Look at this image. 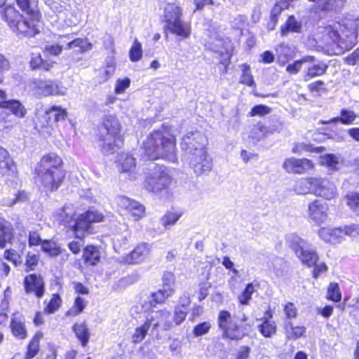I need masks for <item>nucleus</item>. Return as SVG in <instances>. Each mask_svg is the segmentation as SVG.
Wrapping results in <instances>:
<instances>
[{
	"label": "nucleus",
	"instance_id": "f257e3e1",
	"mask_svg": "<svg viewBox=\"0 0 359 359\" xmlns=\"http://www.w3.org/2000/svg\"><path fill=\"white\" fill-rule=\"evenodd\" d=\"M205 137L199 132L188 133L181 142L183 161L199 176L212 169V160L208 154Z\"/></svg>",
	"mask_w": 359,
	"mask_h": 359
},
{
	"label": "nucleus",
	"instance_id": "f03ea898",
	"mask_svg": "<svg viewBox=\"0 0 359 359\" xmlns=\"http://www.w3.org/2000/svg\"><path fill=\"white\" fill-rule=\"evenodd\" d=\"M36 182L44 191H55L65 177L62 160L55 153L43 156L35 168Z\"/></svg>",
	"mask_w": 359,
	"mask_h": 359
},
{
	"label": "nucleus",
	"instance_id": "7ed1b4c3",
	"mask_svg": "<svg viewBox=\"0 0 359 359\" xmlns=\"http://www.w3.org/2000/svg\"><path fill=\"white\" fill-rule=\"evenodd\" d=\"M145 154L151 160L165 158L175 162V139L165 129L152 133L144 142Z\"/></svg>",
	"mask_w": 359,
	"mask_h": 359
},
{
	"label": "nucleus",
	"instance_id": "20e7f679",
	"mask_svg": "<svg viewBox=\"0 0 359 359\" xmlns=\"http://www.w3.org/2000/svg\"><path fill=\"white\" fill-rule=\"evenodd\" d=\"M54 217L60 223L73 229L78 238L80 232H88L93 223L100 222L103 219L102 214L94 210H88L76 219L75 212L70 206L59 209Z\"/></svg>",
	"mask_w": 359,
	"mask_h": 359
},
{
	"label": "nucleus",
	"instance_id": "39448f33",
	"mask_svg": "<svg viewBox=\"0 0 359 359\" xmlns=\"http://www.w3.org/2000/svg\"><path fill=\"white\" fill-rule=\"evenodd\" d=\"M286 239L290 248L304 264L309 267L315 266L313 271V278H317L321 273L327 271V267L325 263L317 264L318 256L310 243L294 233L288 234Z\"/></svg>",
	"mask_w": 359,
	"mask_h": 359
},
{
	"label": "nucleus",
	"instance_id": "423d86ee",
	"mask_svg": "<svg viewBox=\"0 0 359 359\" xmlns=\"http://www.w3.org/2000/svg\"><path fill=\"white\" fill-rule=\"evenodd\" d=\"M325 34L332 41L333 53L340 55L345 51L350 50L357 43V34L355 29H348L337 24L334 27L329 26L325 28Z\"/></svg>",
	"mask_w": 359,
	"mask_h": 359
},
{
	"label": "nucleus",
	"instance_id": "0eeeda50",
	"mask_svg": "<svg viewBox=\"0 0 359 359\" xmlns=\"http://www.w3.org/2000/svg\"><path fill=\"white\" fill-rule=\"evenodd\" d=\"M103 126L107 135H102L100 139L102 142L100 145L102 151L104 154H112L123 144L121 126L118 119L113 116H107L104 118Z\"/></svg>",
	"mask_w": 359,
	"mask_h": 359
},
{
	"label": "nucleus",
	"instance_id": "6e6552de",
	"mask_svg": "<svg viewBox=\"0 0 359 359\" xmlns=\"http://www.w3.org/2000/svg\"><path fill=\"white\" fill-rule=\"evenodd\" d=\"M181 8L175 4H169L165 9V18L167 29L182 39H187L191 35V27L188 23L181 20Z\"/></svg>",
	"mask_w": 359,
	"mask_h": 359
},
{
	"label": "nucleus",
	"instance_id": "1a4fd4ad",
	"mask_svg": "<svg viewBox=\"0 0 359 359\" xmlns=\"http://www.w3.org/2000/svg\"><path fill=\"white\" fill-rule=\"evenodd\" d=\"M219 327L223 331V334L231 340H239L243 339L245 335L243 328L238 325V321L235 318H232L231 314L226 311L219 312L218 317Z\"/></svg>",
	"mask_w": 359,
	"mask_h": 359
},
{
	"label": "nucleus",
	"instance_id": "9d476101",
	"mask_svg": "<svg viewBox=\"0 0 359 359\" xmlns=\"http://www.w3.org/2000/svg\"><path fill=\"white\" fill-rule=\"evenodd\" d=\"M171 183V177L167 170L159 167L152 175L147 177L144 182L145 189L154 193H158L166 189Z\"/></svg>",
	"mask_w": 359,
	"mask_h": 359
},
{
	"label": "nucleus",
	"instance_id": "9b49d317",
	"mask_svg": "<svg viewBox=\"0 0 359 359\" xmlns=\"http://www.w3.org/2000/svg\"><path fill=\"white\" fill-rule=\"evenodd\" d=\"M312 194L331 200L337 195V189L334 183L326 177H314Z\"/></svg>",
	"mask_w": 359,
	"mask_h": 359
},
{
	"label": "nucleus",
	"instance_id": "f8f14e48",
	"mask_svg": "<svg viewBox=\"0 0 359 359\" xmlns=\"http://www.w3.org/2000/svg\"><path fill=\"white\" fill-rule=\"evenodd\" d=\"M147 318L151 325L152 333L157 332L160 326L164 330H169L173 327L171 313L167 309L153 311L147 316Z\"/></svg>",
	"mask_w": 359,
	"mask_h": 359
},
{
	"label": "nucleus",
	"instance_id": "ddd939ff",
	"mask_svg": "<svg viewBox=\"0 0 359 359\" xmlns=\"http://www.w3.org/2000/svg\"><path fill=\"white\" fill-rule=\"evenodd\" d=\"M73 38V34L60 35L58 42L62 44L66 43L65 50L74 49L79 53H83L92 49V43L88 42L86 39Z\"/></svg>",
	"mask_w": 359,
	"mask_h": 359
},
{
	"label": "nucleus",
	"instance_id": "4468645a",
	"mask_svg": "<svg viewBox=\"0 0 359 359\" xmlns=\"http://www.w3.org/2000/svg\"><path fill=\"white\" fill-rule=\"evenodd\" d=\"M283 168L290 173L304 174L312 170L314 164L308 158H287L283 165Z\"/></svg>",
	"mask_w": 359,
	"mask_h": 359
},
{
	"label": "nucleus",
	"instance_id": "2eb2a0df",
	"mask_svg": "<svg viewBox=\"0 0 359 359\" xmlns=\"http://www.w3.org/2000/svg\"><path fill=\"white\" fill-rule=\"evenodd\" d=\"M24 287L27 294H34L41 298L44 294V282L41 276L35 273L27 276L24 280Z\"/></svg>",
	"mask_w": 359,
	"mask_h": 359
},
{
	"label": "nucleus",
	"instance_id": "dca6fc26",
	"mask_svg": "<svg viewBox=\"0 0 359 359\" xmlns=\"http://www.w3.org/2000/svg\"><path fill=\"white\" fill-rule=\"evenodd\" d=\"M328 205L326 203L315 200L309 205V218L318 224L324 223L327 218Z\"/></svg>",
	"mask_w": 359,
	"mask_h": 359
},
{
	"label": "nucleus",
	"instance_id": "f3484780",
	"mask_svg": "<svg viewBox=\"0 0 359 359\" xmlns=\"http://www.w3.org/2000/svg\"><path fill=\"white\" fill-rule=\"evenodd\" d=\"M150 250L151 247L148 243H141L126 257V261L130 264L141 263L148 257Z\"/></svg>",
	"mask_w": 359,
	"mask_h": 359
},
{
	"label": "nucleus",
	"instance_id": "a211bd4d",
	"mask_svg": "<svg viewBox=\"0 0 359 359\" xmlns=\"http://www.w3.org/2000/svg\"><path fill=\"white\" fill-rule=\"evenodd\" d=\"M319 236L325 242L336 244L341 242L344 230L341 229L322 228L318 231Z\"/></svg>",
	"mask_w": 359,
	"mask_h": 359
},
{
	"label": "nucleus",
	"instance_id": "6ab92c4d",
	"mask_svg": "<svg viewBox=\"0 0 359 359\" xmlns=\"http://www.w3.org/2000/svg\"><path fill=\"white\" fill-rule=\"evenodd\" d=\"M309 65L307 67V71L304 76V79L306 81L311 79L312 78L322 76L325 74L328 66L323 61L316 60L314 62H308Z\"/></svg>",
	"mask_w": 359,
	"mask_h": 359
},
{
	"label": "nucleus",
	"instance_id": "aec40b11",
	"mask_svg": "<svg viewBox=\"0 0 359 359\" xmlns=\"http://www.w3.org/2000/svg\"><path fill=\"white\" fill-rule=\"evenodd\" d=\"M38 88L45 96L64 95L66 93V88L51 81H40Z\"/></svg>",
	"mask_w": 359,
	"mask_h": 359
},
{
	"label": "nucleus",
	"instance_id": "412c9836",
	"mask_svg": "<svg viewBox=\"0 0 359 359\" xmlns=\"http://www.w3.org/2000/svg\"><path fill=\"white\" fill-rule=\"evenodd\" d=\"M278 130V127H267L259 122L253 126L250 132L249 137L252 140H255L256 141H259L269 134H273L274 132Z\"/></svg>",
	"mask_w": 359,
	"mask_h": 359
},
{
	"label": "nucleus",
	"instance_id": "4be33fe9",
	"mask_svg": "<svg viewBox=\"0 0 359 359\" xmlns=\"http://www.w3.org/2000/svg\"><path fill=\"white\" fill-rule=\"evenodd\" d=\"M11 328L13 335L20 339H24L27 337V330L24 323V319L20 314H14L11 320Z\"/></svg>",
	"mask_w": 359,
	"mask_h": 359
},
{
	"label": "nucleus",
	"instance_id": "5701e85b",
	"mask_svg": "<svg viewBox=\"0 0 359 359\" xmlns=\"http://www.w3.org/2000/svg\"><path fill=\"white\" fill-rule=\"evenodd\" d=\"M1 18L7 22L8 25L13 28L18 25V20L22 18V16L13 6H7L1 11Z\"/></svg>",
	"mask_w": 359,
	"mask_h": 359
},
{
	"label": "nucleus",
	"instance_id": "b1692460",
	"mask_svg": "<svg viewBox=\"0 0 359 359\" xmlns=\"http://www.w3.org/2000/svg\"><path fill=\"white\" fill-rule=\"evenodd\" d=\"M12 29H15L20 33L29 37L34 36L36 34L39 33V30L36 27L34 20L28 21L23 19V18L18 20V25L13 26Z\"/></svg>",
	"mask_w": 359,
	"mask_h": 359
},
{
	"label": "nucleus",
	"instance_id": "393cba45",
	"mask_svg": "<svg viewBox=\"0 0 359 359\" xmlns=\"http://www.w3.org/2000/svg\"><path fill=\"white\" fill-rule=\"evenodd\" d=\"M209 48L212 51L219 53L222 55H223L225 53L226 54V57L224 60H229L230 54L228 53V48L225 46V41L221 37H219L216 34L210 36Z\"/></svg>",
	"mask_w": 359,
	"mask_h": 359
},
{
	"label": "nucleus",
	"instance_id": "a878e982",
	"mask_svg": "<svg viewBox=\"0 0 359 359\" xmlns=\"http://www.w3.org/2000/svg\"><path fill=\"white\" fill-rule=\"evenodd\" d=\"M83 259L86 264L95 266L100 260V252L93 245H88L83 249Z\"/></svg>",
	"mask_w": 359,
	"mask_h": 359
},
{
	"label": "nucleus",
	"instance_id": "bb28decb",
	"mask_svg": "<svg viewBox=\"0 0 359 359\" xmlns=\"http://www.w3.org/2000/svg\"><path fill=\"white\" fill-rule=\"evenodd\" d=\"M341 116L332 118L330 120L323 121L324 124L336 123L341 122L345 125L351 124L357 118L356 114L351 110L342 109L340 112Z\"/></svg>",
	"mask_w": 359,
	"mask_h": 359
},
{
	"label": "nucleus",
	"instance_id": "cd10ccee",
	"mask_svg": "<svg viewBox=\"0 0 359 359\" xmlns=\"http://www.w3.org/2000/svg\"><path fill=\"white\" fill-rule=\"evenodd\" d=\"M120 163L119 170L121 172H128L130 175L136 168L135 158L128 154H122L118 159Z\"/></svg>",
	"mask_w": 359,
	"mask_h": 359
},
{
	"label": "nucleus",
	"instance_id": "c85d7f7f",
	"mask_svg": "<svg viewBox=\"0 0 359 359\" xmlns=\"http://www.w3.org/2000/svg\"><path fill=\"white\" fill-rule=\"evenodd\" d=\"M13 236L12 227L4 219L0 218V248H4L11 242Z\"/></svg>",
	"mask_w": 359,
	"mask_h": 359
},
{
	"label": "nucleus",
	"instance_id": "c756f323",
	"mask_svg": "<svg viewBox=\"0 0 359 359\" xmlns=\"http://www.w3.org/2000/svg\"><path fill=\"white\" fill-rule=\"evenodd\" d=\"M77 339L81 341V345L85 347L88 343L90 338V332L87 325L85 323H76L72 327Z\"/></svg>",
	"mask_w": 359,
	"mask_h": 359
},
{
	"label": "nucleus",
	"instance_id": "7c9ffc66",
	"mask_svg": "<svg viewBox=\"0 0 359 359\" xmlns=\"http://www.w3.org/2000/svg\"><path fill=\"white\" fill-rule=\"evenodd\" d=\"M313 182L314 177L302 178L296 183L294 190L297 194H312Z\"/></svg>",
	"mask_w": 359,
	"mask_h": 359
},
{
	"label": "nucleus",
	"instance_id": "2f4dec72",
	"mask_svg": "<svg viewBox=\"0 0 359 359\" xmlns=\"http://www.w3.org/2000/svg\"><path fill=\"white\" fill-rule=\"evenodd\" d=\"M151 327V325L146 318L144 324L135 328L134 334L132 337V341L134 344H139L142 342L146 337L148 331Z\"/></svg>",
	"mask_w": 359,
	"mask_h": 359
},
{
	"label": "nucleus",
	"instance_id": "473e14b6",
	"mask_svg": "<svg viewBox=\"0 0 359 359\" xmlns=\"http://www.w3.org/2000/svg\"><path fill=\"white\" fill-rule=\"evenodd\" d=\"M305 332L306 328L304 326H294L290 321L285 324V334L289 339H297L302 337Z\"/></svg>",
	"mask_w": 359,
	"mask_h": 359
},
{
	"label": "nucleus",
	"instance_id": "72a5a7b5",
	"mask_svg": "<svg viewBox=\"0 0 359 359\" xmlns=\"http://www.w3.org/2000/svg\"><path fill=\"white\" fill-rule=\"evenodd\" d=\"M46 114L48 116V119L50 121L53 119V122L64 121L67 116L66 110L60 106H53L46 111Z\"/></svg>",
	"mask_w": 359,
	"mask_h": 359
},
{
	"label": "nucleus",
	"instance_id": "f704fd0d",
	"mask_svg": "<svg viewBox=\"0 0 359 359\" xmlns=\"http://www.w3.org/2000/svg\"><path fill=\"white\" fill-rule=\"evenodd\" d=\"M4 109H9L14 115L20 118L24 117L27 113L25 107L16 100H8Z\"/></svg>",
	"mask_w": 359,
	"mask_h": 359
},
{
	"label": "nucleus",
	"instance_id": "c9c22d12",
	"mask_svg": "<svg viewBox=\"0 0 359 359\" xmlns=\"http://www.w3.org/2000/svg\"><path fill=\"white\" fill-rule=\"evenodd\" d=\"M42 250L50 257H57L62 253V249L60 248L55 242L44 240L41 245Z\"/></svg>",
	"mask_w": 359,
	"mask_h": 359
},
{
	"label": "nucleus",
	"instance_id": "e433bc0d",
	"mask_svg": "<svg viewBox=\"0 0 359 359\" xmlns=\"http://www.w3.org/2000/svg\"><path fill=\"white\" fill-rule=\"evenodd\" d=\"M302 29V25L294 16H290L284 27L281 28V34L283 36L287 35L289 32H299Z\"/></svg>",
	"mask_w": 359,
	"mask_h": 359
},
{
	"label": "nucleus",
	"instance_id": "4c0bfd02",
	"mask_svg": "<svg viewBox=\"0 0 359 359\" xmlns=\"http://www.w3.org/2000/svg\"><path fill=\"white\" fill-rule=\"evenodd\" d=\"M258 330L264 337H271L276 332V325L273 321L265 320L258 325Z\"/></svg>",
	"mask_w": 359,
	"mask_h": 359
},
{
	"label": "nucleus",
	"instance_id": "58836bf2",
	"mask_svg": "<svg viewBox=\"0 0 359 359\" xmlns=\"http://www.w3.org/2000/svg\"><path fill=\"white\" fill-rule=\"evenodd\" d=\"M320 163L321 165H326L330 170H336L339 164V158L334 154H325L320 156Z\"/></svg>",
	"mask_w": 359,
	"mask_h": 359
},
{
	"label": "nucleus",
	"instance_id": "ea45409f",
	"mask_svg": "<svg viewBox=\"0 0 359 359\" xmlns=\"http://www.w3.org/2000/svg\"><path fill=\"white\" fill-rule=\"evenodd\" d=\"M182 216V212H168L161 217V224L165 228L173 226Z\"/></svg>",
	"mask_w": 359,
	"mask_h": 359
},
{
	"label": "nucleus",
	"instance_id": "a19ab883",
	"mask_svg": "<svg viewBox=\"0 0 359 359\" xmlns=\"http://www.w3.org/2000/svg\"><path fill=\"white\" fill-rule=\"evenodd\" d=\"M315 57L306 55L303 57L301 60L294 61L292 64L287 65L286 70L290 74H297L301 69L303 64L306 62H314Z\"/></svg>",
	"mask_w": 359,
	"mask_h": 359
},
{
	"label": "nucleus",
	"instance_id": "79ce46f5",
	"mask_svg": "<svg viewBox=\"0 0 359 359\" xmlns=\"http://www.w3.org/2000/svg\"><path fill=\"white\" fill-rule=\"evenodd\" d=\"M42 337L41 334H36L28 345L26 359L33 358L39 352V340Z\"/></svg>",
	"mask_w": 359,
	"mask_h": 359
},
{
	"label": "nucleus",
	"instance_id": "37998d69",
	"mask_svg": "<svg viewBox=\"0 0 359 359\" xmlns=\"http://www.w3.org/2000/svg\"><path fill=\"white\" fill-rule=\"evenodd\" d=\"M172 295V294H171L170 289L164 290L162 288L158 292L151 294V300L149 301L151 306H152V302H155L156 304L163 303L167 298L171 297Z\"/></svg>",
	"mask_w": 359,
	"mask_h": 359
},
{
	"label": "nucleus",
	"instance_id": "c03bdc74",
	"mask_svg": "<svg viewBox=\"0 0 359 359\" xmlns=\"http://www.w3.org/2000/svg\"><path fill=\"white\" fill-rule=\"evenodd\" d=\"M18 6L21 10L31 16L32 18H36L38 15V11L31 5L29 0H15Z\"/></svg>",
	"mask_w": 359,
	"mask_h": 359
},
{
	"label": "nucleus",
	"instance_id": "a18cd8bd",
	"mask_svg": "<svg viewBox=\"0 0 359 359\" xmlns=\"http://www.w3.org/2000/svg\"><path fill=\"white\" fill-rule=\"evenodd\" d=\"M327 298L334 302H339L341 299V294L337 283H332L327 289Z\"/></svg>",
	"mask_w": 359,
	"mask_h": 359
},
{
	"label": "nucleus",
	"instance_id": "49530a36",
	"mask_svg": "<svg viewBox=\"0 0 359 359\" xmlns=\"http://www.w3.org/2000/svg\"><path fill=\"white\" fill-rule=\"evenodd\" d=\"M175 275L171 272H164L163 276H162V283L163 286L162 288L164 290H170L171 294H174L175 292Z\"/></svg>",
	"mask_w": 359,
	"mask_h": 359
},
{
	"label": "nucleus",
	"instance_id": "de8ad7c7",
	"mask_svg": "<svg viewBox=\"0 0 359 359\" xmlns=\"http://www.w3.org/2000/svg\"><path fill=\"white\" fill-rule=\"evenodd\" d=\"M142 56V44L140 42L135 39L133 45L129 51V57L132 62L139 61Z\"/></svg>",
	"mask_w": 359,
	"mask_h": 359
},
{
	"label": "nucleus",
	"instance_id": "09e8293b",
	"mask_svg": "<svg viewBox=\"0 0 359 359\" xmlns=\"http://www.w3.org/2000/svg\"><path fill=\"white\" fill-rule=\"evenodd\" d=\"M324 150V147H320L313 148L311 145L302 142L296 144L292 148V151L294 154H302L303 151H315L319 153Z\"/></svg>",
	"mask_w": 359,
	"mask_h": 359
},
{
	"label": "nucleus",
	"instance_id": "8fccbe9b",
	"mask_svg": "<svg viewBox=\"0 0 359 359\" xmlns=\"http://www.w3.org/2000/svg\"><path fill=\"white\" fill-rule=\"evenodd\" d=\"M347 205L356 214L359 215V194L348 193L346 195Z\"/></svg>",
	"mask_w": 359,
	"mask_h": 359
},
{
	"label": "nucleus",
	"instance_id": "3c124183",
	"mask_svg": "<svg viewBox=\"0 0 359 359\" xmlns=\"http://www.w3.org/2000/svg\"><path fill=\"white\" fill-rule=\"evenodd\" d=\"M46 4L50 9L57 15H60L67 11V4L65 2L47 0Z\"/></svg>",
	"mask_w": 359,
	"mask_h": 359
},
{
	"label": "nucleus",
	"instance_id": "603ef678",
	"mask_svg": "<svg viewBox=\"0 0 359 359\" xmlns=\"http://www.w3.org/2000/svg\"><path fill=\"white\" fill-rule=\"evenodd\" d=\"M242 75L240 79L241 83L245 84L248 86H252L255 84L253 76L250 72V66L245 64L243 65Z\"/></svg>",
	"mask_w": 359,
	"mask_h": 359
},
{
	"label": "nucleus",
	"instance_id": "864d4df0",
	"mask_svg": "<svg viewBox=\"0 0 359 359\" xmlns=\"http://www.w3.org/2000/svg\"><path fill=\"white\" fill-rule=\"evenodd\" d=\"M61 303L62 300L59 294H54L48 303L44 311L48 313H53L60 308Z\"/></svg>",
	"mask_w": 359,
	"mask_h": 359
},
{
	"label": "nucleus",
	"instance_id": "5fc2aeb1",
	"mask_svg": "<svg viewBox=\"0 0 359 359\" xmlns=\"http://www.w3.org/2000/svg\"><path fill=\"white\" fill-rule=\"evenodd\" d=\"M84 308V299L80 297H77L75 299L74 304L72 308L67 312V316H77L83 311Z\"/></svg>",
	"mask_w": 359,
	"mask_h": 359
},
{
	"label": "nucleus",
	"instance_id": "6e6d98bb",
	"mask_svg": "<svg viewBox=\"0 0 359 359\" xmlns=\"http://www.w3.org/2000/svg\"><path fill=\"white\" fill-rule=\"evenodd\" d=\"M187 311V309H183L182 306H175L172 321L174 322L176 325H180L186 319Z\"/></svg>",
	"mask_w": 359,
	"mask_h": 359
},
{
	"label": "nucleus",
	"instance_id": "4d7b16f0",
	"mask_svg": "<svg viewBox=\"0 0 359 359\" xmlns=\"http://www.w3.org/2000/svg\"><path fill=\"white\" fill-rule=\"evenodd\" d=\"M255 292L254 285L252 283L247 285L245 289L239 296V302L243 305H247L251 299L252 294Z\"/></svg>",
	"mask_w": 359,
	"mask_h": 359
},
{
	"label": "nucleus",
	"instance_id": "13d9d810",
	"mask_svg": "<svg viewBox=\"0 0 359 359\" xmlns=\"http://www.w3.org/2000/svg\"><path fill=\"white\" fill-rule=\"evenodd\" d=\"M212 325L210 322H203L196 325L194 330L193 334L196 337L203 336L209 332Z\"/></svg>",
	"mask_w": 359,
	"mask_h": 359
},
{
	"label": "nucleus",
	"instance_id": "bf43d9fd",
	"mask_svg": "<svg viewBox=\"0 0 359 359\" xmlns=\"http://www.w3.org/2000/svg\"><path fill=\"white\" fill-rule=\"evenodd\" d=\"M133 204V205H132L129 210V212L131 213V215L135 217V220L142 218L145 215L144 207L137 201Z\"/></svg>",
	"mask_w": 359,
	"mask_h": 359
},
{
	"label": "nucleus",
	"instance_id": "052dcab7",
	"mask_svg": "<svg viewBox=\"0 0 359 359\" xmlns=\"http://www.w3.org/2000/svg\"><path fill=\"white\" fill-rule=\"evenodd\" d=\"M276 53L280 62L285 63L289 59L290 48L287 46L280 45L276 49Z\"/></svg>",
	"mask_w": 359,
	"mask_h": 359
},
{
	"label": "nucleus",
	"instance_id": "680f3d73",
	"mask_svg": "<svg viewBox=\"0 0 359 359\" xmlns=\"http://www.w3.org/2000/svg\"><path fill=\"white\" fill-rule=\"evenodd\" d=\"M271 109L270 107L263 105V104H259L256 105L251 109V111L250 112L251 116H264L266 114H269L271 112Z\"/></svg>",
	"mask_w": 359,
	"mask_h": 359
},
{
	"label": "nucleus",
	"instance_id": "e2e57ef3",
	"mask_svg": "<svg viewBox=\"0 0 359 359\" xmlns=\"http://www.w3.org/2000/svg\"><path fill=\"white\" fill-rule=\"evenodd\" d=\"M14 164L11 158H7L6 160L0 161V173L2 175L6 174L9 171H14Z\"/></svg>",
	"mask_w": 359,
	"mask_h": 359
},
{
	"label": "nucleus",
	"instance_id": "0e129e2a",
	"mask_svg": "<svg viewBox=\"0 0 359 359\" xmlns=\"http://www.w3.org/2000/svg\"><path fill=\"white\" fill-rule=\"evenodd\" d=\"M135 201H133L128 197L121 196H118L117 198V204L118 205L123 208L126 209L127 210H130L132 205H133V203H135Z\"/></svg>",
	"mask_w": 359,
	"mask_h": 359
},
{
	"label": "nucleus",
	"instance_id": "69168bd1",
	"mask_svg": "<svg viewBox=\"0 0 359 359\" xmlns=\"http://www.w3.org/2000/svg\"><path fill=\"white\" fill-rule=\"evenodd\" d=\"M27 194L25 192L22 191L19 192L18 195L15 196V198L11 199H4L3 205L7 206H11L14 205L15 203L19 201H24L27 199Z\"/></svg>",
	"mask_w": 359,
	"mask_h": 359
},
{
	"label": "nucleus",
	"instance_id": "338daca9",
	"mask_svg": "<svg viewBox=\"0 0 359 359\" xmlns=\"http://www.w3.org/2000/svg\"><path fill=\"white\" fill-rule=\"evenodd\" d=\"M130 80L128 78L124 79H118L116 82L115 87V93L116 94H121L125 91L130 86Z\"/></svg>",
	"mask_w": 359,
	"mask_h": 359
},
{
	"label": "nucleus",
	"instance_id": "774afa93",
	"mask_svg": "<svg viewBox=\"0 0 359 359\" xmlns=\"http://www.w3.org/2000/svg\"><path fill=\"white\" fill-rule=\"evenodd\" d=\"M63 46L59 45V44H55V45H46L45 46V51L47 52L48 54L53 55H59L61 54L63 48Z\"/></svg>",
	"mask_w": 359,
	"mask_h": 359
}]
</instances>
